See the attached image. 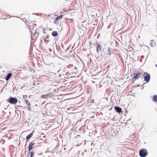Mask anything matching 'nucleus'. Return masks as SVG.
<instances>
[{"mask_svg":"<svg viewBox=\"0 0 157 157\" xmlns=\"http://www.w3.org/2000/svg\"><path fill=\"white\" fill-rule=\"evenodd\" d=\"M148 154L146 149H142L140 150L139 151V155L141 157H145Z\"/></svg>","mask_w":157,"mask_h":157,"instance_id":"f03ea898","label":"nucleus"},{"mask_svg":"<svg viewBox=\"0 0 157 157\" xmlns=\"http://www.w3.org/2000/svg\"><path fill=\"white\" fill-rule=\"evenodd\" d=\"M63 15H60L59 16L57 17L56 18V20L57 19L59 21V20L62 18L63 17Z\"/></svg>","mask_w":157,"mask_h":157,"instance_id":"4468645a","label":"nucleus"},{"mask_svg":"<svg viewBox=\"0 0 157 157\" xmlns=\"http://www.w3.org/2000/svg\"><path fill=\"white\" fill-rule=\"evenodd\" d=\"M34 153V152L32 151L30 152V157H33Z\"/></svg>","mask_w":157,"mask_h":157,"instance_id":"f3484780","label":"nucleus"},{"mask_svg":"<svg viewBox=\"0 0 157 157\" xmlns=\"http://www.w3.org/2000/svg\"><path fill=\"white\" fill-rule=\"evenodd\" d=\"M31 109V108L30 107V106H29L28 108V111H30V110Z\"/></svg>","mask_w":157,"mask_h":157,"instance_id":"412c9836","label":"nucleus"},{"mask_svg":"<svg viewBox=\"0 0 157 157\" xmlns=\"http://www.w3.org/2000/svg\"><path fill=\"white\" fill-rule=\"evenodd\" d=\"M18 100L16 98L10 97L7 100V101L11 104L14 105L16 104Z\"/></svg>","mask_w":157,"mask_h":157,"instance_id":"f257e3e1","label":"nucleus"},{"mask_svg":"<svg viewBox=\"0 0 157 157\" xmlns=\"http://www.w3.org/2000/svg\"><path fill=\"white\" fill-rule=\"evenodd\" d=\"M53 96H54L53 93L51 92L47 94L42 95H41V97L42 98L47 99L48 98H49Z\"/></svg>","mask_w":157,"mask_h":157,"instance_id":"20e7f679","label":"nucleus"},{"mask_svg":"<svg viewBox=\"0 0 157 157\" xmlns=\"http://www.w3.org/2000/svg\"><path fill=\"white\" fill-rule=\"evenodd\" d=\"M58 20L57 19L56 20V18L54 20V23L56 24H58Z\"/></svg>","mask_w":157,"mask_h":157,"instance_id":"6ab92c4d","label":"nucleus"},{"mask_svg":"<svg viewBox=\"0 0 157 157\" xmlns=\"http://www.w3.org/2000/svg\"><path fill=\"white\" fill-rule=\"evenodd\" d=\"M12 76V74L10 73H9L6 77V81H8Z\"/></svg>","mask_w":157,"mask_h":157,"instance_id":"1a4fd4ad","label":"nucleus"},{"mask_svg":"<svg viewBox=\"0 0 157 157\" xmlns=\"http://www.w3.org/2000/svg\"><path fill=\"white\" fill-rule=\"evenodd\" d=\"M36 106H37V105H35Z\"/></svg>","mask_w":157,"mask_h":157,"instance_id":"b1692460","label":"nucleus"},{"mask_svg":"<svg viewBox=\"0 0 157 157\" xmlns=\"http://www.w3.org/2000/svg\"><path fill=\"white\" fill-rule=\"evenodd\" d=\"M43 39L44 43L47 44H48V43L49 42V40H47L45 38H44Z\"/></svg>","mask_w":157,"mask_h":157,"instance_id":"a211bd4d","label":"nucleus"},{"mask_svg":"<svg viewBox=\"0 0 157 157\" xmlns=\"http://www.w3.org/2000/svg\"><path fill=\"white\" fill-rule=\"evenodd\" d=\"M33 135V133H31L29 135H27L26 136V139L27 140H29L30 138H31L32 136Z\"/></svg>","mask_w":157,"mask_h":157,"instance_id":"ddd939ff","label":"nucleus"},{"mask_svg":"<svg viewBox=\"0 0 157 157\" xmlns=\"http://www.w3.org/2000/svg\"><path fill=\"white\" fill-rule=\"evenodd\" d=\"M144 80L147 82H149L150 79V74L147 72H144L143 74Z\"/></svg>","mask_w":157,"mask_h":157,"instance_id":"7ed1b4c3","label":"nucleus"},{"mask_svg":"<svg viewBox=\"0 0 157 157\" xmlns=\"http://www.w3.org/2000/svg\"><path fill=\"white\" fill-rule=\"evenodd\" d=\"M155 66L156 67H157V64H156L155 65Z\"/></svg>","mask_w":157,"mask_h":157,"instance_id":"4be33fe9","label":"nucleus"},{"mask_svg":"<svg viewBox=\"0 0 157 157\" xmlns=\"http://www.w3.org/2000/svg\"><path fill=\"white\" fill-rule=\"evenodd\" d=\"M112 49L110 48H109L107 54L109 55L110 56L111 54V53L112 52Z\"/></svg>","mask_w":157,"mask_h":157,"instance_id":"9b49d317","label":"nucleus"},{"mask_svg":"<svg viewBox=\"0 0 157 157\" xmlns=\"http://www.w3.org/2000/svg\"><path fill=\"white\" fill-rule=\"evenodd\" d=\"M92 102H93V103H94V101H92Z\"/></svg>","mask_w":157,"mask_h":157,"instance_id":"393cba45","label":"nucleus"},{"mask_svg":"<svg viewBox=\"0 0 157 157\" xmlns=\"http://www.w3.org/2000/svg\"><path fill=\"white\" fill-rule=\"evenodd\" d=\"M35 143L34 142V141H33L32 142H30L29 143V147H28V152H29H29L31 151V150L33 149V146L35 145Z\"/></svg>","mask_w":157,"mask_h":157,"instance_id":"39448f33","label":"nucleus"},{"mask_svg":"<svg viewBox=\"0 0 157 157\" xmlns=\"http://www.w3.org/2000/svg\"><path fill=\"white\" fill-rule=\"evenodd\" d=\"M134 74L135 75V76L133 77V79H137L139 78L142 77V74L140 72H139L137 73H134ZM142 78H143L142 77Z\"/></svg>","mask_w":157,"mask_h":157,"instance_id":"423d86ee","label":"nucleus"},{"mask_svg":"<svg viewBox=\"0 0 157 157\" xmlns=\"http://www.w3.org/2000/svg\"><path fill=\"white\" fill-rule=\"evenodd\" d=\"M96 46L97 51L98 52H100L101 50V47L99 44H97Z\"/></svg>","mask_w":157,"mask_h":157,"instance_id":"6e6552de","label":"nucleus"},{"mask_svg":"<svg viewBox=\"0 0 157 157\" xmlns=\"http://www.w3.org/2000/svg\"><path fill=\"white\" fill-rule=\"evenodd\" d=\"M27 95H24L23 96V98L25 100L27 98Z\"/></svg>","mask_w":157,"mask_h":157,"instance_id":"aec40b11","label":"nucleus"},{"mask_svg":"<svg viewBox=\"0 0 157 157\" xmlns=\"http://www.w3.org/2000/svg\"><path fill=\"white\" fill-rule=\"evenodd\" d=\"M52 34L53 36L56 37L58 35V33L56 31H53L52 33Z\"/></svg>","mask_w":157,"mask_h":157,"instance_id":"f8f14e48","label":"nucleus"},{"mask_svg":"<svg viewBox=\"0 0 157 157\" xmlns=\"http://www.w3.org/2000/svg\"><path fill=\"white\" fill-rule=\"evenodd\" d=\"M153 100L155 102L157 101V95H154L153 98Z\"/></svg>","mask_w":157,"mask_h":157,"instance_id":"2eb2a0df","label":"nucleus"},{"mask_svg":"<svg viewBox=\"0 0 157 157\" xmlns=\"http://www.w3.org/2000/svg\"><path fill=\"white\" fill-rule=\"evenodd\" d=\"M25 101L27 105H28V106H30L31 104L27 100L25 99Z\"/></svg>","mask_w":157,"mask_h":157,"instance_id":"dca6fc26","label":"nucleus"},{"mask_svg":"<svg viewBox=\"0 0 157 157\" xmlns=\"http://www.w3.org/2000/svg\"><path fill=\"white\" fill-rule=\"evenodd\" d=\"M114 109L118 113H120L121 111V109L119 106H115Z\"/></svg>","mask_w":157,"mask_h":157,"instance_id":"0eeeda50","label":"nucleus"},{"mask_svg":"<svg viewBox=\"0 0 157 157\" xmlns=\"http://www.w3.org/2000/svg\"><path fill=\"white\" fill-rule=\"evenodd\" d=\"M43 137H44V138H45V136H43Z\"/></svg>","mask_w":157,"mask_h":157,"instance_id":"5701e85b","label":"nucleus"},{"mask_svg":"<svg viewBox=\"0 0 157 157\" xmlns=\"http://www.w3.org/2000/svg\"><path fill=\"white\" fill-rule=\"evenodd\" d=\"M150 46L152 47H155L156 45V44L154 40H151Z\"/></svg>","mask_w":157,"mask_h":157,"instance_id":"9d476101","label":"nucleus"}]
</instances>
